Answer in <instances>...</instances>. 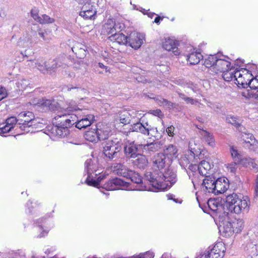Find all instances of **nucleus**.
Masks as SVG:
<instances>
[{"instance_id": "37", "label": "nucleus", "mask_w": 258, "mask_h": 258, "mask_svg": "<svg viewBox=\"0 0 258 258\" xmlns=\"http://www.w3.org/2000/svg\"><path fill=\"white\" fill-rule=\"evenodd\" d=\"M131 116L126 111H122L119 112L117 119L123 124H129L131 122Z\"/></svg>"}, {"instance_id": "9", "label": "nucleus", "mask_w": 258, "mask_h": 258, "mask_svg": "<svg viewBox=\"0 0 258 258\" xmlns=\"http://www.w3.org/2000/svg\"><path fill=\"white\" fill-rule=\"evenodd\" d=\"M145 40L144 34L133 32L128 36L127 44L135 49L139 48Z\"/></svg>"}, {"instance_id": "14", "label": "nucleus", "mask_w": 258, "mask_h": 258, "mask_svg": "<svg viewBox=\"0 0 258 258\" xmlns=\"http://www.w3.org/2000/svg\"><path fill=\"white\" fill-rule=\"evenodd\" d=\"M111 168L114 172L125 178L129 176L130 174L132 173L131 169H128L126 166L120 163H114Z\"/></svg>"}, {"instance_id": "51", "label": "nucleus", "mask_w": 258, "mask_h": 258, "mask_svg": "<svg viewBox=\"0 0 258 258\" xmlns=\"http://www.w3.org/2000/svg\"><path fill=\"white\" fill-rule=\"evenodd\" d=\"M256 76L254 78L252 77L247 83V88L249 89H258V80L256 79Z\"/></svg>"}, {"instance_id": "6", "label": "nucleus", "mask_w": 258, "mask_h": 258, "mask_svg": "<svg viewBox=\"0 0 258 258\" xmlns=\"http://www.w3.org/2000/svg\"><path fill=\"white\" fill-rule=\"evenodd\" d=\"M33 114L31 112H22L18 115V120L20 122L18 124L21 125L19 127L25 132H32L31 130L32 128V122L33 121Z\"/></svg>"}, {"instance_id": "49", "label": "nucleus", "mask_w": 258, "mask_h": 258, "mask_svg": "<svg viewBox=\"0 0 258 258\" xmlns=\"http://www.w3.org/2000/svg\"><path fill=\"white\" fill-rule=\"evenodd\" d=\"M209 208L213 211H216L219 205V203L215 199H210L207 202Z\"/></svg>"}, {"instance_id": "56", "label": "nucleus", "mask_w": 258, "mask_h": 258, "mask_svg": "<svg viewBox=\"0 0 258 258\" xmlns=\"http://www.w3.org/2000/svg\"><path fill=\"white\" fill-rule=\"evenodd\" d=\"M8 93L6 88L3 86H0V101L6 98Z\"/></svg>"}, {"instance_id": "52", "label": "nucleus", "mask_w": 258, "mask_h": 258, "mask_svg": "<svg viewBox=\"0 0 258 258\" xmlns=\"http://www.w3.org/2000/svg\"><path fill=\"white\" fill-rule=\"evenodd\" d=\"M154 99H155L157 101V103L160 105H165L168 106V107L172 106V103L165 99L161 97L160 98L159 97H155L154 98Z\"/></svg>"}, {"instance_id": "35", "label": "nucleus", "mask_w": 258, "mask_h": 258, "mask_svg": "<svg viewBox=\"0 0 258 258\" xmlns=\"http://www.w3.org/2000/svg\"><path fill=\"white\" fill-rule=\"evenodd\" d=\"M73 117L72 116H70V114L66 113H62L58 111L56 115L54 116V119L57 121V122H56L57 124L61 125V123L65 124L64 122L66 123V122H65L64 120L66 119H69L72 122H75L74 120L71 119Z\"/></svg>"}, {"instance_id": "23", "label": "nucleus", "mask_w": 258, "mask_h": 258, "mask_svg": "<svg viewBox=\"0 0 258 258\" xmlns=\"http://www.w3.org/2000/svg\"><path fill=\"white\" fill-rule=\"evenodd\" d=\"M67 91L69 92L70 95L79 99H83L86 93L84 88L79 87H68Z\"/></svg>"}, {"instance_id": "2", "label": "nucleus", "mask_w": 258, "mask_h": 258, "mask_svg": "<svg viewBox=\"0 0 258 258\" xmlns=\"http://www.w3.org/2000/svg\"><path fill=\"white\" fill-rule=\"evenodd\" d=\"M226 201L229 210L235 214H239L248 210V200L246 197L232 194L227 196Z\"/></svg>"}, {"instance_id": "10", "label": "nucleus", "mask_w": 258, "mask_h": 258, "mask_svg": "<svg viewBox=\"0 0 258 258\" xmlns=\"http://www.w3.org/2000/svg\"><path fill=\"white\" fill-rule=\"evenodd\" d=\"M65 124L61 123V125L56 124L53 127L52 131L53 133L56 136L60 137H64L69 134V130L68 128L75 124L69 119H66L65 120Z\"/></svg>"}, {"instance_id": "4", "label": "nucleus", "mask_w": 258, "mask_h": 258, "mask_svg": "<svg viewBox=\"0 0 258 258\" xmlns=\"http://www.w3.org/2000/svg\"><path fill=\"white\" fill-rule=\"evenodd\" d=\"M227 120L228 122L232 125H234L240 132L242 133V138L246 144H249L247 145L250 150H254L256 149V141L255 138L252 134L250 133H243L244 127L241 125L239 120L233 116H228L227 117Z\"/></svg>"}, {"instance_id": "15", "label": "nucleus", "mask_w": 258, "mask_h": 258, "mask_svg": "<svg viewBox=\"0 0 258 258\" xmlns=\"http://www.w3.org/2000/svg\"><path fill=\"white\" fill-rule=\"evenodd\" d=\"M162 154L168 160L172 161L177 158L178 149L175 145L169 144L164 147L163 153Z\"/></svg>"}, {"instance_id": "48", "label": "nucleus", "mask_w": 258, "mask_h": 258, "mask_svg": "<svg viewBox=\"0 0 258 258\" xmlns=\"http://www.w3.org/2000/svg\"><path fill=\"white\" fill-rule=\"evenodd\" d=\"M38 34L45 42H48L51 39L46 30L39 29L38 30Z\"/></svg>"}, {"instance_id": "40", "label": "nucleus", "mask_w": 258, "mask_h": 258, "mask_svg": "<svg viewBox=\"0 0 258 258\" xmlns=\"http://www.w3.org/2000/svg\"><path fill=\"white\" fill-rule=\"evenodd\" d=\"M217 57L218 55L216 54L209 55L208 57L205 60L204 65L207 68H211V69L213 71Z\"/></svg>"}, {"instance_id": "43", "label": "nucleus", "mask_w": 258, "mask_h": 258, "mask_svg": "<svg viewBox=\"0 0 258 258\" xmlns=\"http://www.w3.org/2000/svg\"><path fill=\"white\" fill-rule=\"evenodd\" d=\"M203 133L204 134H202V136L206 142L210 146L214 147L215 145V142L213 135L206 131H203Z\"/></svg>"}, {"instance_id": "36", "label": "nucleus", "mask_w": 258, "mask_h": 258, "mask_svg": "<svg viewBox=\"0 0 258 258\" xmlns=\"http://www.w3.org/2000/svg\"><path fill=\"white\" fill-rule=\"evenodd\" d=\"M202 58L203 56L201 53L194 52L187 56V60L190 64L195 65L198 64Z\"/></svg>"}, {"instance_id": "7", "label": "nucleus", "mask_w": 258, "mask_h": 258, "mask_svg": "<svg viewBox=\"0 0 258 258\" xmlns=\"http://www.w3.org/2000/svg\"><path fill=\"white\" fill-rule=\"evenodd\" d=\"M252 76V74L246 69L241 68L239 70H236L235 75V83L239 87L247 88V83Z\"/></svg>"}, {"instance_id": "62", "label": "nucleus", "mask_w": 258, "mask_h": 258, "mask_svg": "<svg viewBox=\"0 0 258 258\" xmlns=\"http://www.w3.org/2000/svg\"><path fill=\"white\" fill-rule=\"evenodd\" d=\"M186 102L187 103H190L192 105L196 104L197 103H198V101L197 100H195L190 97H187V98H186L185 100Z\"/></svg>"}, {"instance_id": "47", "label": "nucleus", "mask_w": 258, "mask_h": 258, "mask_svg": "<svg viewBox=\"0 0 258 258\" xmlns=\"http://www.w3.org/2000/svg\"><path fill=\"white\" fill-rule=\"evenodd\" d=\"M54 22V19L50 18L49 16L43 14L42 15L39 20V23L42 24H50Z\"/></svg>"}, {"instance_id": "58", "label": "nucleus", "mask_w": 258, "mask_h": 258, "mask_svg": "<svg viewBox=\"0 0 258 258\" xmlns=\"http://www.w3.org/2000/svg\"><path fill=\"white\" fill-rule=\"evenodd\" d=\"M239 162H235V161H234L233 163L228 164L227 168H228L230 170L231 172H234L236 170V165Z\"/></svg>"}, {"instance_id": "64", "label": "nucleus", "mask_w": 258, "mask_h": 258, "mask_svg": "<svg viewBox=\"0 0 258 258\" xmlns=\"http://www.w3.org/2000/svg\"><path fill=\"white\" fill-rule=\"evenodd\" d=\"M176 92L177 93L179 97L185 101L186 98H187L188 97H186L185 95L183 93H180L178 91H176Z\"/></svg>"}, {"instance_id": "20", "label": "nucleus", "mask_w": 258, "mask_h": 258, "mask_svg": "<svg viewBox=\"0 0 258 258\" xmlns=\"http://www.w3.org/2000/svg\"><path fill=\"white\" fill-rule=\"evenodd\" d=\"M94 117V116L92 114L84 115L82 118L77 122H75V123H76V127L79 129H81L90 126L93 122Z\"/></svg>"}, {"instance_id": "3", "label": "nucleus", "mask_w": 258, "mask_h": 258, "mask_svg": "<svg viewBox=\"0 0 258 258\" xmlns=\"http://www.w3.org/2000/svg\"><path fill=\"white\" fill-rule=\"evenodd\" d=\"M122 143L117 139H109L102 143L103 153L108 160H112L116 157L121 150Z\"/></svg>"}, {"instance_id": "61", "label": "nucleus", "mask_w": 258, "mask_h": 258, "mask_svg": "<svg viewBox=\"0 0 258 258\" xmlns=\"http://www.w3.org/2000/svg\"><path fill=\"white\" fill-rule=\"evenodd\" d=\"M188 170L192 172H195L198 170V166L196 164H191L188 167Z\"/></svg>"}, {"instance_id": "29", "label": "nucleus", "mask_w": 258, "mask_h": 258, "mask_svg": "<svg viewBox=\"0 0 258 258\" xmlns=\"http://www.w3.org/2000/svg\"><path fill=\"white\" fill-rule=\"evenodd\" d=\"M135 158L133 161L134 166L140 169H145L147 166L148 161L145 156L139 154Z\"/></svg>"}, {"instance_id": "1", "label": "nucleus", "mask_w": 258, "mask_h": 258, "mask_svg": "<svg viewBox=\"0 0 258 258\" xmlns=\"http://www.w3.org/2000/svg\"><path fill=\"white\" fill-rule=\"evenodd\" d=\"M166 157L162 153L157 154L154 158V165L159 169V171H146L145 173V178L152 186L153 191L157 190H167L176 181V175L169 169L163 170L165 165Z\"/></svg>"}, {"instance_id": "45", "label": "nucleus", "mask_w": 258, "mask_h": 258, "mask_svg": "<svg viewBox=\"0 0 258 258\" xmlns=\"http://www.w3.org/2000/svg\"><path fill=\"white\" fill-rule=\"evenodd\" d=\"M98 141H104V142L108 140L109 136V132L108 131H103L102 130L98 129Z\"/></svg>"}, {"instance_id": "39", "label": "nucleus", "mask_w": 258, "mask_h": 258, "mask_svg": "<svg viewBox=\"0 0 258 258\" xmlns=\"http://www.w3.org/2000/svg\"><path fill=\"white\" fill-rule=\"evenodd\" d=\"M236 71L234 69H232L229 67V69L222 72L223 73L222 77L226 81H230L233 79L235 80V75Z\"/></svg>"}, {"instance_id": "18", "label": "nucleus", "mask_w": 258, "mask_h": 258, "mask_svg": "<svg viewBox=\"0 0 258 258\" xmlns=\"http://www.w3.org/2000/svg\"><path fill=\"white\" fill-rule=\"evenodd\" d=\"M216 180L215 178L207 175L204 179L202 183V188L204 191L208 192H212L214 194L215 188L214 185H215Z\"/></svg>"}, {"instance_id": "32", "label": "nucleus", "mask_w": 258, "mask_h": 258, "mask_svg": "<svg viewBox=\"0 0 258 258\" xmlns=\"http://www.w3.org/2000/svg\"><path fill=\"white\" fill-rule=\"evenodd\" d=\"M235 233H240L244 228V221L240 218H235L229 221Z\"/></svg>"}, {"instance_id": "34", "label": "nucleus", "mask_w": 258, "mask_h": 258, "mask_svg": "<svg viewBox=\"0 0 258 258\" xmlns=\"http://www.w3.org/2000/svg\"><path fill=\"white\" fill-rule=\"evenodd\" d=\"M98 128H91L90 130L87 131L85 135V139L91 142H96L98 141Z\"/></svg>"}, {"instance_id": "31", "label": "nucleus", "mask_w": 258, "mask_h": 258, "mask_svg": "<svg viewBox=\"0 0 258 258\" xmlns=\"http://www.w3.org/2000/svg\"><path fill=\"white\" fill-rule=\"evenodd\" d=\"M109 39L113 42H116L119 44H127L128 37L125 36L122 33H117L111 35L109 37Z\"/></svg>"}, {"instance_id": "13", "label": "nucleus", "mask_w": 258, "mask_h": 258, "mask_svg": "<svg viewBox=\"0 0 258 258\" xmlns=\"http://www.w3.org/2000/svg\"><path fill=\"white\" fill-rule=\"evenodd\" d=\"M96 11L94 6L90 4L84 5L80 12V16L85 19H95Z\"/></svg>"}, {"instance_id": "33", "label": "nucleus", "mask_w": 258, "mask_h": 258, "mask_svg": "<svg viewBox=\"0 0 258 258\" xmlns=\"http://www.w3.org/2000/svg\"><path fill=\"white\" fill-rule=\"evenodd\" d=\"M211 168V165L209 162L203 160L198 166V170L201 175L207 176Z\"/></svg>"}, {"instance_id": "17", "label": "nucleus", "mask_w": 258, "mask_h": 258, "mask_svg": "<svg viewBox=\"0 0 258 258\" xmlns=\"http://www.w3.org/2000/svg\"><path fill=\"white\" fill-rule=\"evenodd\" d=\"M230 64L231 63L229 61L217 57L213 71L216 74L225 71V70L229 69Z\"/></svg>"}, {"instance_id": "42", "label": "nucleus", "mask_w": 258, "mask_h": 258, "mask_svg": "<svg viewBox=\"0 0 258 258\" xmlns=\"http://www.w3.org/2000/svg\"><path fill=\"white\" fill-rule=\"evenodd\" d=\"M112 23L109 21L104 25V28L105 30V32L108 34H113L116 32L115 24H114L112 21Z\"/></svg>"}, {"instance_id": "22", "label": "nucleus", "mask_w": 258, "mask_h": 258, "mask_svg": "<svg viewBox=\"0 0 258 258\" xmlns=\"http://www.w3.org/2000/svg\"><path fill=\"white\" fill-rule=\"evenodd\" d=\"M37 104L43 109L53 111H55L58 109L57 103L50 99H43L41 100H39L37 102Z\"/></svg>"}, {"instance_id": "50", "label": "nucleus", "mask_w": 258, "mask_h": 258, "mask_svg": "<svg viewBox=\"0 0 258 258\" xmlns=\"http://www.w3.org/2000/svg\"><path fill=\"white\" fill-rule=\"evenodd\" d=\"M145 141V140L142 137V136L139 134H136L134 135V138L133 142H135V143L138 145L139 147L143 146V143Z\"/></svg>"}, {"instance_id": "55", "label": "nucleus", "mask_w": 258, "mask_h": 258, "mask_svg": "<svg viewBox=\"0 0 258 258\" xmlns=\"http://www.w3.org/2000/svg\"><path fill=\"white\" fill-rule=\"evenodd\" d=\"M38 12V10L36 8L32 9L31 11V17L34 19V20L38 22H39V20L40 17V16H39Z\"/></svg>"}, {"instance_id": "30", "label": "nucleus", "mask_w": 258, "mask_h": 258, "mask_svg": "<svg viewBox=\"0 0 258 258\" xmlns=\"http://www.w3.org/2000/svg\"><path fill=\"white\" fill-rule=\"evenodd\" d=\"M162 146L161 141L154 142L143 145V149L148 152H155L158 151Z\"/></svg>"}, {"instance_id": "38", "label": "nucleus", "mask_w": 258, "mask_h": 258, "mask_svg": "<svg viewBox=\"0 0 258 258\" xmlns=\"http://www.w3.org/2000/svg\"><path fill=\"white\" fill-rule=\"evenodd\" d=\"M85 166L88 176L87 179H89L91 177L92 173L94 171H97L96 165L93 164V162L91 159H88L85 163Z\"/></svg>"}, {"instance_id": "25", "label": "nucleus", "mask_w": 258, "mask_h": 258, "mask_svg": "<svg viewBox=\"0 0 258 258\" xmlns=\"http://www.w3.org/2000/svg\"><path fill=\"white\" fill-rule=\"evenodd\" d=\"M229 185L224 178H219L216 180L214 185L215 190L214 194L218 195L224 192L228 188Z\"/></svg>"}, {"instance_id": "57", "label": "nucleus", "mask_w": 258, "mask_h": 258, "mask_svg": "<svg viewBox=\"0 0 258 258\" xmlns=\"http://www.w3.org/2000/svg\"><path fill=\"white\" fill-rule=\"evenodd\" d=\"M175 130V127L171 125L170 126H169L166 129V132L169 136L170 137H173L174 135V131Z\"/></svg>"}, {"instance_id": "21", "label": "nucleus", "mask_w": 258, "mask_h": 258, "mask_svg": "<svg viewBox=\"0 0 258 258\" xmlns=\"http://www.w3.org/2000/svg\"><path fill=\"white\" fill-rule=\"evenodd\" d=\"M18 118L15 116L8 118L6 120V124L0 126V133H7L10 132L19 121ZM1 125L0 126H1Z\"/></svg>"}, {"instance_id": "53", "label": "nucleus", "mask_w": 258, "mask_h": 258, "mask_svg": "<svg viewBox=\"0 0 258 258\" xmlns=\"http://www.w3.org/2000/svg\"><path fill=\"white\" fill-rule=\"evenodd\" d=\"M247 96L249 98L257 99L258 98V89H248Z\"/></svg>"}, {"instance_id": "59", "label": "nucleus", "mask_w": 258, "mask_h": 258, "mask_svg": "<svg viewBox=\"0 0 258 258\" xmlns=\"http://www.w3.org/2000/svg\"><path fill=\"white\" fill-rule=\"evenodd\" d=\"M151 113L155 116H158L159 117H161L163 116V113L160 109L151 110Z\"/></svg>"}, {"instance_id": "24", "label": "nucleus", "mask_w": 258, "mask_h": 258, "mask_svg": "<svg viewBox=\"0 0 258 258\" xmlns=\"http://www.w3.org/2000/svg\"><path fill=\"white\" fill-rule=\"evenodd\" d=\"M221 234L224 237H229L235 233L230 221H225L219 227Z\"/></svg>"}, {"instance_id": "60", "label": "nucleus", "mask_w": 258, "mask_h": 258, "mask_svg": "<svg viewBox=\"0 0 258 258\" xmlns=\"http://www.w3.org/2000/svg\"><path fill=\"white\" fill-rule=\"evenodd\" d=\"M7 16V12L5 8L0 6V18L5 19Z\"/></svg>"}, {"instance_id": "5", "label": "nucleus", "mask_w": 258, "mask_h": 258, "mask_svg": "<svg viewBox=\"0 0 258 258\" xmlns=\"http://www.w3.org/2000/svg\"><path fill=\"white\" fill-rule=\"evenodd\" d=\"M132 130L133 132L141 133L145 135H150L156 140H159L162 137V131H158L156 127H151L148 122L143 123L139 121L134 123L132 125Z\"/></svg>"}, {"instance_id": "11", "label": "nucleus", "mask_w": 258, "mask_h": 258, "mask_svg": "<svg viewBox=\"0 0 258 258\" xmlns=\"http://www.w3.org/2000/svg\"><path fill=\"white\" fill-rule=\"evenodd\" d=\"M139 146L137 145L135 142L127 140L124 147V154L126 156L130 158H135L137 154Z\"/></svg>"}, {"instance_id": "44", "label": "nucleus", "mask_w": 258, "mask_h": 258, "mask_svg": "<svg viewBox=\"0 0 258 258\" xmlns=\"http://www.w3.org/2000/svg\"><path fill=\"white\" fill-rule=\"evenodd\" d=\"M31 43V39L28 37L21 38L18 42L19 46L24 48L30 47Z\"/></svg>"}, {"instance_id": "54", "label": "nucleus", "mask_w": 258, "mask_h": 258, "mask_svg": "<svg viewBox=\"0 0 258 258\" xmlns=\"http://www.w3.org/2000/svg\"><path fill=\"white\" fill-rule=\"evenodd\" d=\"M29 84V81L26 79H21L17 83V87L21 90L26 89Z\"/></svg>"}, {"instance_id": "41", "label": "nucleus", "mask_w": 258, "mask_h": 258, "mask_svg": "<svg viewBox=\"0 0 258 258\" xmlns=\"http://www.w3.org/2000/svg\"><path fill=\"white\" fill-rule=\"evenodd\" d=\"M230 152L234 161L239 162L242 158L241 152L239 151L236 147L231 146L230 147Z\"/></svg>"}, {"instance_id": "16", "label": "nucleus", "mask_w": 258, "mask_h": 258, "mask_svg": "<svg viewBox=\"0 0 258 258\" xmlns=\"http://www.w3.org/2000/svg\"><path fill=\"white\" fill-rule=\"evenodd\" d=\"M125 183L118 178H112L104 184V188L107 190H114L119 189L120 186H124Z\"/></svg>"}, {"instance_id": "12", "label": "nucleus", "mask_w": 258, "mask_h": 258, "mask_svg": "<svg viewBox=\"0 0 258 258\" xmlns=\"http://www.w3.org/2000/svg\"><path fill=\"white\" fill-rule=\"evenodd\" d=\"M66 56L61 55L53 59H49L46 61V72H51L61 66L64 63Z\"/></svg>"}, {"instance_id": "26", "label": "nucleus", "mask_w": 258, "mask_h": 258, "mask_svg": "<svg viewBox=\"0 0 258 258\" xmlns=\"http://www.w3.org/2000/svg\"><path fill=\"white\" fill-rule=\"evenodd\" d=\"M29 62H31V64L28 63L30 66L36 68L43 74L46 72V61H44L42 58H39L32 61L30 60Z\"/></svg>"}, {"instance_id": "63", "label": "nucleus", "mask_w": 258, "mask_h": 258, "mask_svg": "<svg viewBox=\"0 0 258 258\" xmlns=\"http://www.w3.org/2000/svg\"><path fill=\"white\" fill-rule=\"evenodd\" d=\"M248 164L249 166H251L253 168H254L256 166V164L254 162L253 159H249L248 162Z\"/></svg>"}, {"instance_id": "8", "label": "nucleus", "mask_w": 258, "mask_h": 258, "mask_svg": "<svg viewBox=\"0 0 258 258\" xmlns=\"http://www.w3.org/2000/svg\"><path fill=\"white\" fill-rule=\"evenodd\" d=\"M226 250L224 244L222 242L216 243L214 247L207 249L204 253L207 258H223Z\"/></svg>"}, {"instance_id": "19", "label": "nucleus", "mask_w": 258, "mask_h": 258, "mask_svg": "<svg viewBox=\"0 0 258 258\" xmlns=\"http://www.w3.org/2000/svg\"><path fill=\"white\" fill-rule=\"evenodd\" d=\"M163 48L167 51H172L174 55L179 54V50L177 47V42L170 38H166L163 42Z\"/></svg>"}, {"instance_id": "46", "label": "nucleus", "mask_w": 258, "mask_h": 258, "mask_svg": "<svg viewBox=\"0 0 258 258\" xmlns=\"http://www.w3.org/2000/svg\"><path fill=\"white\" fill-rule=\"evenodd\" d=\"M105 177V175L104 174L100 175L97 179L96 180H93L92 179L90 180L87 179L86 183L88 185L96 187L99 185V182Z\"/></svg>"}, {"instance_id": "28", "label": "nucleus", "mask_w": 258, "mask_h": 258, "mask_svg": "<svg viewBox=\"0 0 258 258\" xmlns=\"http://www.w3.org/2000/svg\"><path fill=\"white\" fill-rule=\"evenodd\" d=\"M132 174H130V176L126 177V178L130 179L132 181L138 184H141V187L138 189L139 190H152V188H148L146 186H142V184H143L142 182V179L141 176L138 173L135 172L134 171L132 170Z\"/></svg>"}, {"instance_id": "27", "label": "nucleus", "mask_w": 258, "mask_h": 258, "mask_svg": "<svg viewBox=\"0 0 258 258\" xmlns=\"http://www.w3.org/2000/svg\"><path fill=\"white\" fill-rule=\"evenodd\" d=\"M72 50L79 58H83L86 55V46L82 43L76 42L72 47Z\"/></svg>"}]
</instances>
